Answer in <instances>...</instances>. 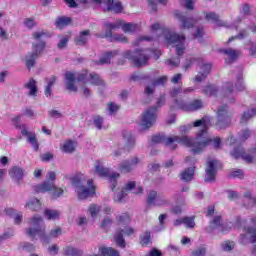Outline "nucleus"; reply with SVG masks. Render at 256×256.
<instances>
[{"instance_id": "nucleus-50", "label": "nucleus", "mask_w": 256, "mask_h": 256, "mask_svg": "<svg viewBox=\"0 0 256 256\" xmlns=\"http://www.w3.org/2000/svg\"><path fill=\"white\" fill-rule=\"evenodd\" d=\"M204 94L208 96L217 95V87L209 85L204 89Z\"/></svg>"}, {"instance_id": "nucleus-20", "label": "nucleus", "mask_w": 256, "mask_h": 256, "mask_svg": "<svg viewBox=\"0 0 256 256\" xmlns=\"http://www.w3.org/2000/svg\"><path fill=\"white\" fill-rule=\"evenodd\" d=\"M232 157L234 159H240V157L246 161V163H253V155L247 154L243 147H236L231 152Z\"/></svg>"}, {"instance_id": "nucleus-56", "label": "nucleus", "mask_w": 256, "mask_h": 256, "mask_svg": "<svg viewBox=\"0 0 256 256\" xmlns=\"http://www.w3.org/2000/svg\"><path fill=\"white\" fill-rule=\"evenodd\" d=\"M248 33L245 30L240 31V33L236 36H232L228 39V43H231V41H235V39H245L247 37Z\"/></svg>"}, {"instance_id": "nucleus-54", "label": "nucleus", "mask_w": 256, "mask_h": 256, "mask_svg": "<svg viewBox=\"0 0 256 256\" xmlns=\"http://www.w3.org/2000/svg\"><path fill=\"white\" fill-rule=\"evenodd\" d=\"M93 123L97 129H99V130L103 129V117L94 116Z\"/></svg>"}, {"instance_id": "nucleus-47", "label": "nucleus", "mask_w": 256, "mask_h": 256, "mask_svg": "<svg viewBox=\"0 0 256 256\" xmlns=\"http://www.w3.org/2000/svg\"><path fill=\"white\" fill-rule=\"evenodd\" d=\"M126 195H127V192H125V190H121L120 192L115 193L114 194L115 203H122Z\"/></svg>"}, {"instance_id": "nucleus-39", "label": "nucleus", "mask_w": 256, "mask_h": 256, "mask_svg": "<svg viewBox=\"0 0 256 256\" xmlns=\"http://www.w3.org/2000/svg\"><path fill=\"white\" fill-rule=\"evenodd\" d=\"M245 201L248 202L247 207H255L256 205V198L253 197L250 191L245 192L244 194Z\"/></svg>"}, {"instance_id": "nucleus-44", "label": "nucleus", "mask_w": 256, "mask_h": 256, "mask_svg": "<svg viewBox=\"0 0 256 256\" xmlns=\"http://www.w3.org/2000/svg\"><path fill=\"white\" fill-rule=\"evenodd\" d=\"M183 225L188 229H193L195 227V217H184Z\"/></svg>"}, {"instance_id": "nucleus-30", "label": "nucleus", "mask_w": 256, "mask_h": 256, "mask_svg": "<svg viewBox=\"0 0 256 256\" xmlns=\"http://www.w3.org/2000/svg\"><path fill=\"white\" fill-rule=\"evenodd\" d=\"M220 53H223L224 55H227L229 57L228 63H233L237 57H239V50H235L233 48H227L220 50Z\"/></svg>"}, {"instance_id": "nucleus-46", "label": "nucleus", "mask_w": 256, "mask_h": 256, "mask_svg": "<svg viewBox=\"0 0 256 256\" xmlns=\"http://www.w3.org/2000/svg\"><path fill=\"white\" fill-rule=\"evenodd\" d=\"M237 83L235 84L236 91H243L245 89V85H243V74H238Z\"/></svg>"}, {"instance_id": "nucleus-14", "label": "nucleus", "mask_w": 256, "mask_h": 256, "mask_svg": "<svg viewBox=\"0 0 256 256\" xmlns=\"http://www.w3.org/2000/svg\"><path fill=\"white\" fill-rule=\"evenodd\" d=\"M174 104L177 109H181V111H199V109H203V100L195 99L190 103L184 102L183 100L174 99Z\"/></svg>"}, {"instance_id": "nucleus-36", "label": "nucleus", "mask_w": 256, "mask_h": 256, "mask_svg": "<svg viewBox=\"0 0 256 256\" xmlns=\"http://www.w3.org/2000/svg\"><path fill=\"white\" fill-rule=\"evenodd\" d=\"M255 115H256V108H253L250 111L244 112L240 119L241 125H245V123H247V120L251 119V117H255Z\"/></svg>"}, {"instance_id": "nucleus-29", "label": "nucleus", "mask_w": 256, "mask_h": 256, "mask_svg": "<svg viewBox=\"0 0 256 256\" xmlns=\"http://www.w3.org/2000/svg\"><path fill=\"white\" fill-rule=\"evenodd\" d=\"M193 177H195V167L187 168L180 174L181 181H184L185 183L193 181Z\"/></svg>"}, {"instance_id": "nucleus-42", "label": "nucleus", "mask_w": 256, "mask_h": 256, "mask_svg": "<svg viewBox=\"0 0 256 256\" xmlns=\"http://www.w3.org/2000/svg\"><path fill=\"white\" fill-rule=\"evenodd\" d=\"M53 159H55V155L51 152L40 154V160L42 163H49V161H53Z\"/></svg>"}, {"instance_id": "nucleus-13", "label": "nucleus", "mask_w": 256, "mask_h": 256, "mask_svg": "<svg viewBox=\"0 0 256 256\" xmlns=\"http://www.w3.org/2000/svg\"><path fill=\"white\" fill-rule=\"evenodd\" d=\"M231 125V114L229 106L222 105L218 108L216 127L218 129H227Z\"/></svg>"}, {"instance_id": "nucleus-31", "label": "nucleus", "mask_w": 256, "mask_h": 256, "mask_svg": "<svg viewBox=\"0 0 256 256\" xmlns=\"http://www.w3.org/2000/svg\"><path fill=\"white\" fill-rule=\"evenodd\" d=\"M63 252L65 256H83V250L73 246L64 247Z\"/></svg>"}, {"instance_id": "nucleus-12", "label": "nucleus", "mask_w": 256, "mask_h": 256, "mask_svg": "<svg viewBox=\"0 0 256 256\" xmlns=\"http://www.w3.org/2000/svg\"><path fill=\"white\" fill-rule=\"evenodd\" d=\"M95 172L100 177H106L109 179L112 187V191L117 187V179H119V173L111 172V170L101 163V161H96Z\"/></svg>"}, {"instance_id": "nucleus-32", "label": "nucleus", "mask_w": 256, "mask_h": 256, "mask_svg": "<svg viewBox=\"0 0 256 256\" xmlns=\"http://www.w3.org/2000/svg\"><path fill=\"white\" fill-rule=\"evenodd\" d=\"M4 213L6 215H9L10 217L14 216V223H15V225H19V224H21V221H23V214H21V213L15 214V209H13V208L5 209Z\"/></svg>"}, {"instance_id": "nucleus-61", "label": "nucleus", "mask_w": 256, "mask_h": 256, "mask_svg": "<svg viewBox=\"0 0 256 256\" xmlns=\"http://www.w3.org/2000/svg\"><path fill=\"white\" fill-rule=\"evenodd\" d=\"M23 25L25 29H28L29 31H31V29H33V19L32 18L24 19Z\"/></svg>"}, {"instance_id": "nucleus-5", "label": "nucleus", "mask_w": 256, "mask_h": 256, "mask_svg": "<svg viewBox=\"0 0 256 256\" xmlns=\"http://www.w3.org/2000/svg\"><path fill=\"white\" fill-rule=\"evenodd\" d=\"M210 123H211V120H209L208 117H203L202 119L196 120L193 123V127H201V130L197 132L195 138H189V140L197 141V137H199V135L201 137L200 141H203V137H205V139L207 140L205 147L202 149L199 155H201V153H203V151L207 149V146L209 145V143H212L214 149H219V147H221V138L217 137L214 140H211V138H209V134L207 133V131L209 129Z\"/></svg>"}, {"instance_id": "nucleus-35", "label": "nucleus", "mask_w": 256, "mask_h": 256, "mask_svg": "<svg viewBox=\"0 0 256 256\" xmlns=\"http://www.w3.org/2000/svg\"><path fill=\"white\" fill-rule=\"evenodd\" d=\"M89 77H90V83L92 85H96V86L105 85V82L103 81V79H101V76H99V74L90 73Z\"/></svg>"}, {"instance_id": "nucleus-9", "label": "nucleus", "mask_w": 256, "mask_h": 256, "mask_svg": "<svg viewBox=\"0 0 256 256\" xmlns=\"http://www.w3.org/2000/svg\"><path fill=\"white\" fill-rule=\"evenodd\" d=\"M89 79V72L87 70H83L79 73H73L68 71L65 73L66 89L68 91H71L72 93H77L78 88L77 85H75V81H78V83H88Z\"/></svg>"}, {"instance_id": "nucleus-11", "label": "nucleus", "mask_w": 256, "mask_h": 256, "mask_svg": "<svg viewBox=\"0 0 256 256\" xmlns=\"http://www.w3.org/2000/svg\"><path fill=\"white\" fill-rule=\"evenodd\" d=\"M71 181L72 185L77 188L78 199L83 200L87 199V197H91V195H95V186L93 185L92 179L87 181L88 188L81 185L79 177H73Z\"/></svg>"}, {"instance_id": "nucleus-45", "label": "nucleus", "mask_w": 256, "mask_h": 256, "mask_svg": "<svg viewBox=\"0 0 256 256\" xmlns=\"http://www.w3.org/2000/svg\"><path fill=\"white\" fill-rule=\"evenodd\" d=\"M63 151H64V153H73V151H75V145L73 144V141L68 140L63 145Z\"/></svg>"}, {"instance_id": "nucleus-53", "label": "nucleus", "mask_w": 256, "mask_h": 256, "mask_svg": "<svg viewBox=\"0 0 256 256\" xmlns=\"http://www.w3.org/2000/svg\"><path fill=\"white\" fill-rule=\"evenodd\" d=\"M148 3L152 7V11H157V3L167 5V0H148Z\"/></svg>"}, {"instance_id": "nucleus-64", "label": "nucleus", "mask_w": 256, "mask_h": 256, "mask_svg": "<svg viewBox=\"0 0 256 256\" xmlns=\"http://www.w3.org/2000/svg\"><path fill=\"white\" fill-rule=\"evenodd\" d=\"M67 43H69V38L63 37L57 44L58 49H65V47H67Z\"/></svg>"}, {"instance_id": "nucleus-55", "label": "nucleus", "mask_w": 256, "mask_h": 256, "mask_svg": "<svg viewBox=\"0 0 256 256\" xmlns=\"http://www.w3.org/2000/svg\"><path fill=\"white\" fill-rule=\"evenodd\" d=\"M149 75L147 74H133L130 79L131 81H143L145 79H149Z\"/></svg>"}, {"instance_id": "nucleus-7", "label": "nucleus", "mask_w": 256, "mask_h": 256, "mask_svg": "<svg viewBox=\"0 0 256 256\" xmlns=\"http://www.w3.org/2000/svg\"><path fill=\"white\" fill-rule=\"evenodd\" d=\"M123 57L133 62L135 67H145L149 59H151V52L149 49H136L134 51L127 50L124 52Z\"/></svg>"}, {"instance_id": "nucleus-59", "label": "nucleus", "mask_w": 256, "mask_h": 256, "mask_svg": "<svg viewBox=\"0 0 256 256\" xmlns=\"http://www.w3.org/2000/svg\"><path fill=\"white\" fill-rule=\"evenodd\" d=\"M168 81V78L167 76H161L159 78H157L154 82H153V85L155 87L159 86V85H165V83H167Z\"/></svg>"}, {"instance_id": "nucleus-41", "label": "nucleus", "mask_w": 256, "mask_h": 256, "mask_svg": "<svg viewBox=\"0 0 256 256\" xmlns=\"http://www.w3.org/2000/svg\"><path fill=\"white\" fill-rule=\"evenodd\" d=\"M122 30L124 31V33H135V31H137V25L133 23H125L122 26Z\"/></svg>"}, {"instance_id": "nucleus-25", "label": "nucleus", "mask_w": 256, "mask_h": 256, "mask_svg": "<svg viewBox=\"0 0 256 256\" xmlns=\"http://www.w3.org/2000/svg\"><path fill=\"white\" fill-rule=\"evenodd\" d=\"M206 21H210L211 23H216L219 27H227V24L219 19V16L215 12H208L205 14Z\"/></svg>"}, {"instance_id": "nucleus-62", "label": "nucleus", "mask_w": 256, "mask_h": 256, "mask_svg": "<svg viewBox=\"0 0 256 256\" xmlns=\"http://www.w3.org/2000/svg\"><path fill=\"white\" fill-rule=\"evenodd\" d=\"M24 89L28 90L29 95H33V78H31L26 84H24Z\"/></svg>"}, {"instance_id": "nucleus-38", "label": "nucleus", "mask_w": 256, "mask_h": 256, "mask_svg": "<svg viewBox=\"0 0 256 256\" xmlns=\"http://www.w3.org/2000/svg\"><path fill=\"white\" fill-rule=\"evenodd\" d=\"M23 63H25L27 69L31 71V67H33V52H29L22 58Z\"/></svg>"}, {"instance_id": "nucleus-48", "label": "nucleus", "mask_w": 256, "mask_h": 256, "mask_svg": "<svg viewBox=\"0 0 256 256\" xmlns=\"http://www.w3.org/2000/svg\"><path fill=\"white\" fill-rule=\"evenodd\" d=\"M149 243H151V232L146 231L144 235L141 237V245L145 247Z\"/></svg>"}, {"instance_id": "nucleus-23", "label": "nucleus", "mask_w": 256, "mask_h": 256, "mask_svg": "<svg viewBox=\"0 0 256 256\" xmlns=\"http://www.w3.org/2000/svg\"><path fill=\"white\" fill-rule=\"evenodd\" d=\"M9 175L13 181L16 183H19L20 181L23 180V177H25V171L19 167H13L9 171Z\"/></svg>"}, {"instance_id": "nucleus-37", "label": "nucleus", "mask_w": 256, "mask_h": 256, "mask_svg": "<svg viewBox=\"0 0 256 256\" xmlns=\"http://www.w3.org/2000/svg\"><path fill=\"white\" fill-rule=\"evenodd\" d=\"M71 24V18L70 17H60L56 20V26L59 27V29H63V27H67V25Z\"/></svg>"}, {"instance_id": "nucleus-43", "label": "nucleus", "mask_w": 256, "mask_h": 256, "mask_svg": "<svg viewBox=\"0 0 256 256\" xmlns=\"http://www.w3.org/2000/svg\"><path fill=\"white\" fill-rule=\"evenodd\" d=\"M22 253L23 255L29 253V256H33V245L29 242H24L22 244Z\"/></svg>"}, {"instance_id": "nucleus-49", "label": "nucleus", "mask_w": 256, "mask_h": 256, "mask_svg": "<svg viewBox=\"0 0 256 256\" xmlns=\"http://www.w3.org/2000/svg\"><path fill=\"white\" fill-rule=\"evenodd\" d=\"M207 255V247L200 246L196 250H194L191 254V256H205Z\"/></svg>"}, {"instance_id": "nucleus-2", "label": "nucleus", "mask_w": 256, "mask_h": 256, "mask_svg": "<svg viewBox=\"0 0 256 256\" xmlns=\"http://www.w3.org/2000/svg\"><path fill=\"white\" fill-rule=\"evenodd\" d=\"M116 223L119 228L114 234V242L116 243L117 247H120V249H125V247H127V243L125 242L123 235L130 237V235L135 233V229L129 226V223H131V216L129 213L120 214L116 216Z\"/></svg>"}, {"instance_id": "nucleus-21", "label": "nucleus", "mask_w": 256, "mask_h": 256, "mask_svg": "<svg viewBox=\"0 0 256 256\" xmlns=\"http://www.w3.org/2000/svg\"><path fill=\"white\" fill-rule=\"evenodd\" d=\"M117 55H119V50L104 52L102 57L95 62V65H109L111 63V59H113V57H117Z\"/></svg>"}, {"instance_id": "nucleus-57", "label": "nucleus", "mask_w": 256, "mask_h": 256, "mask_svg": "<svg viewBox=\"0 0 256 256\" xmlns=\"http://www.w3.org/2000/svg\"><path fill=\"white\" fill-rule=\"evenodd\" d=\"M42 209H43V203H41V200L34 198L33 211H41Z\"/></svg>"}, {"instance_id": "nucleus-17", "label": "nucleus", "mask_w": 256, "mask_h": 256, "mask_svg": "<svg viewBox=\"0 0 256 256\" xmlns=\"http://www.w3.org/2000/svg\"><path fill=\"white\" fill-rule=\"evenodd\" d=\"M139 163H141V159L137 157H132L129 160L122 161L119 164L118 169L122 173H131V171H133V169H135V167H137Z\"/></svg>"}, {"instance_id": "nucleus-4", "label": "nucleus", "mask_w": 256, "mask_h": 256, "mask_svg": "<svg viewBox=\"0 0 256 256\" xmlns=\"http://www.w3.org/2000/svg\"><path fill=\"white\" fill-rule=\"evenodd\" d=\"M61 235V228L52 229L47 236L45 233V220L42 216L33 217V238L40 239L43 243H50L51 239H57Z\"/></svg>"}, {"instance_id": "nucleus-1", "label": "nucleus", "mask_w": 256, "mask_h": 256, "mask_svg": "<svg viewBox=\"0 0 256 256\" xmlns=\"http://www.w3.org/2000/svg\"><path fill=\"white\" fill-rule=\"evenodd\" d=\"M152 143H164L167 147H170L172 151H175L176 146L174 143H183L186 147L190 148L193 155H199L205 145H207V139L203 137V140H201V134L198 135L196 140H190L187 136L166 138L164 134H158L152 137Z\"/></svg>"}, {"instance_id": "nucleus-24", "label": "nucleus", "mask_w": 256, "mask_h": 256, "mask_svg": "<svg viewBox=\"0 0 256 256\" xmlns=\"http://www.w3.org/2000/svg\"><path fill=\"white\" fill-rule=\"evenodd\" d=\"M107 11H111L112 13H121L123 11V5L119 1L115 0H107Z\"/></svg>"}, {"instance_id": "nucleus-3", "label": "nucleus", "mask_w": 256, "mask_h": 256, "mask_svg": "<svg viewBox=\"0 0 256 256\" xmlns=\"http://www.w3.org/2000/svg\"><path fill=\"white\" fill-rule=\"evenodd\" d=\"M46 179L44 182L34 186V193H49L51 199H59L65 193V190L55 185L57 173L55 171H48Z\"/></svg>"}, {"instance_id": "nucleus-60", "label": "nucleus", "mask_w": 256, "mask_h": 256, "mask_svg": "<svg viewBox=\"0 0 256 256\" xmlns=\"http://www.w3.org/2000/svg\"><path fill=\"white\" fill-rule=\"evenodd\" d=\"M80 93L81 95H83V97H85L86 99H88V97H91V89H89V87L87 86H82L80 89Z\"/></svg>"}, {"instance_id": "nucleus-16", "label": "nucleus", "mask_w": 256, "mask_h": 256, "mask_svg": "<svg viewBox=\"0 0 256 256\" xmlns=\"http://www.w3.org/2000/svg\"><path fill=\"white\" fill-rule=\"evenodd\" d=\"M12 121L14 122L15 128L21 130V135L27 139V142L30 143V145H33V132L29 131L27 124H19V121H21V116L18 115L13 117Z\"/></svg>"}, {"instance_id": "nucleus-34", "label": "nucleus", "mask_w": 256, "mask_h": 256, "mask_svg": "<svg viewBox=\"0 0 256 256\" xmlns=\"http://www.w3.org/2000/svg\"><path fill=\"white\" fill-rule=\"evenodd\" d=\"M159 198V194L155 190H151L147 196V205L149 207H155L157 203V199Z\"/></svg>"}, {"instance_id": "nucleus-15", "label": "nucleus", "mask_w": 256, "mask_h": 256, "mask_svg": "<svg viewBox=\"0 0 256 256\" xmlns=\"http://www.w3.org/2000/svg\"><path fill=\"white\" fill-rule=\"evenodd\" d=\"M221 167V164L217 160H208L205 169V183H213L215 181V177L217 176V169Z\"/></svg>"}, {"instance_id": "nucleus-40", "label": "nucleus", "mask_w": 256, "mask_h": 256, "mask_svg": "<svg viewBox=\"0 0 256 256\" xmlns=\"http://www.w3.org/2000/svg\"><path fill=\"white\" fill-rule=\"evenodd\" d=\"M167 205H171V202L159 194L154 207H167Z\"/></svg>"}, {"instance_id": "nucleus-6", "label": "nucleus", "mask_w": 256, "mask_h": 256, "mask_svg": "<svg viewBox=\"0 0 256 256\" xmlns=\"http://www.w3.org/2000/svg\"><path fill=\"white\" fill-rule=\"evenodd\" d=\"M166 39L168 43H172L176 48L177 57L171 58L166 61V65H170L171 67H179V63H181V59L185 53V35H179L177 33L169 32L166 34Z\"/></svg>"}, {"instance_id": "nucleus-26", "label": "nucleus", "mask_w": 256, "mask_h": 256, "mask_svg": "<svg viewBox=\"0 0 256 256\" xmlns=\"http://www.w3.org/2000/svg\"><path fill=\"white\" fill-rule=\"evenodd\" d=\"M89 37H91V31L84 30L80 32V34L75 38V44L79 46L87 45V41H89Z\"/></svg>"}, {"instance_id": "nucleus-22", "label": "nucleus", "mask_w": 256, "mask_h": 256, "mask_svg": "<svg viewBox=\"0 0 256 256\" xmlns=\"http://www.w3.org/2000/svg\"><path fill=\"white\" fill-rule=\"evenodd\" d=\"M246 233L247 234L240 235V243H242V245L247 244L248 236H249L250 243H256V228L248 227V228H246Z\"/></svg>"}, {"instance_id": "nucleus-27", "label": "nucleus", "mask_w": 256, "mask_h": 256, "mask_svg": "<svg viewBox=\"0 0 256 256\" xmlns=\"http://www.w3.org/2000/svg\"><path fill=\"white\" fill-rule=\"evenodd\" d=\"M211 223L214 224L215 229H219L220 233H229L231 231V227L223 225L221 216H215Z\"/></svg>"}, {"instance_id": "nucleus-18", "label": "nucleus", "mask_w": 256, "mask_h": 256, "mask_svg": "<svg viewBox=\"0 0 256 256\" xmlns=\"http://www.w3.org/2000/svg\"><path fill=\"white\" fill-rule=\"evenodd\" d=\"M174 15L181 23L180 29H191L195 26V19L187 17V14H180L179 10H175Z\"/></svg>"}, {"instance_id": "nucleus-10", "label": "nucleus", "mask_w": 256, "mask_h": 256, "mask_svg": "<svg viewBox=\"0 0 256 256\" xmlns=\"http://www.w3.org/2000/svg\"><path fill=\"white\" fill-rule=\"evenodd\" d=\"M34 46H33V59H37L43 55V51H45V47H47V43L45 39H49L51 34L47 31H37L34 32Z\"/></svg>"}, {"instance_id": "nucleus-28", "label": "nucleus", "mask_w": 256, "mask_h": 256, "mask_svg": "<svg viewBox=\"0 0 256 256\" xmlns=\"http://www.w3.org/2000/svg\"><path fill=\"white\" fill-rule=\"evenodd\" d=\"M47 221H57L61 217V213L58 210L46 208L43 213Z\"/></svg>"}, {"instance_id": "nucleus-51", "label": "nucleus", "mask_w": 256, "mask_h": 256, "mask_svg": "<svg viewBox=\"0 0 256 256\" xmlns=\"http://www.w3.org/2000/svg\"><path fill=\"white\" fill-rule=\"evenodd\" d=\"M221 247L224 251H233L235 248V242L225 241L221 244Z\"/></svg>"}, {"instance_id": "nucleus-8", "label": "nucleus", "mask_w": 256, "mask_h": 256, "mask_svg": "<svg viewBox=\"0 0 256 256\" xmlns=\"http://www.w3.org/2000/svg\"><path fill=\"white\" fill-rule=\"evenodd\" d=\"M165 105V95H161L158 98L157 106H152L148 108L143 114L141 118V125L144 129H149L155 125L157 121V108L163 107Z\"/></svg>"}, {"instance_id": "nucleus-19", "label": "nucleus", "mask_w": 256, "mask_h": 256, "mask_svg": "<svg viewBox=\"0 0 256 256\" xmlns=\"http://www.w3.org/2000/svg\"><path fill=\"white\" fill-rule=\"evenodd\" d=\"M122 137L124 141L123 150L127 151L128 153L133 151V149H135V136H133L131 132L124 130L122 132Z\"/></svg>"}, {"instance_id": "nucleus-52", "label": "nucleus", "mask_w": 256, "mask_h": 256, "mask_svg": "<svg viewBox=\"0 0 256 256\" xmlns=\"http://www.w3.org/2000/svg\"><path fill=\"white\" fill-rule=\"evenodd\" d=\"M101 211V208L96 204H91L89 207V213L91 217H97V214Z\"/></svg>"}, {"instance_id": "nucleus-33", "label": "nucleus", "mask_w": 256, "mask_h": 256, "mask_svg": "<svg viewBox=\"0 0 256 256\" xmlns=\"http://www.w3.org/2000/svg\"><path fill=\"white\" fill-rule=\"evenodd\" d=\"M99 252L101 253V255L103 256H121L119 254V251H117L116 249L112 248V247H104V246H100L99 247Z\"/></svg>"}, {"instance_id": "nucleus-63", "label": "nucleus", "mask_w": 256, "mask_h": 256, "mask_svg": "<svg viewBox=\"0 0 256 256\" xmlns=\"http://www.w3.org/2000/svg\"><path fill=\"white\" fill-rule=\"evenodd\" d=\"M200 69L203 71L202 74L207 76L209 73H211V64H202Z\"/></svg>"}, {"instance_id": "nucleus-58", "label": "nucleus", "mask_w": 256, "mask_h": 256, "mask_svg": "<svg viewBox=\"0 0 256 256\" xmlns=\"http://www.w3.org/2000/svg\"><path fill=\"white\" fill-rule=\"evenodd\" d=\"M121 107L119 105H117L116 103H109L108 104V111L110 113V115H113V113H117V111L120 109Z\"/></svg>"}]
</instances>
